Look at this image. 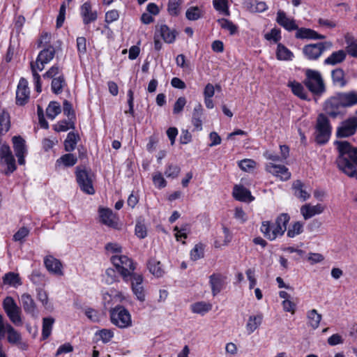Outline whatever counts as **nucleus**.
<instances>
[{
    "label": "nucleus",
    "instance_id": "obj_1",
    "mask_svg": "<svg viewBox=\"0 0 357 357\" xmlns=\"http://www.w3.org/2000/svg\"><path fill=\"white\" fill-rule=\"evenodd\" d=\"M335 144L339 153L336 160L338 168L348 176L357 179V147L347 141H336Z\"/></svg>",
    "mask_w": 357,
    "mask_h": 357
},
{
    "label": "nucleus",
    "instance_id": "obj_2",
    "mask_svg": "<svg viewBox=\"0 0 357 357\" xmlns=\"http://www.w3.org/2000/svg\"><path fill=\"white\" fill-rule=\"evenodd\" d=\"M55 52L54 47L52 45H48L39 52L36 62L31 63V69L33 75L35 89L38 93L41 92L42 87L40 76L36 70L42 71L45 68V64L50 63L54 59Z\"/></svg>",
    "mask_w": 357,
    "mask_h": 357
},
{
    "label": "nucleus",
    "instance_id": "obj_3",
    "mask_svg": "<svg viewBox=\"0 0 357 357\" xmlns=\"http://www.w3.org/2000/svg\"><path fill=\"white\" fill-rule=\"evenodd\" d=\"M112 263L115 266L118 273L121 275L125 282H129L132 274L135 273V264L133 261L126 255H115L110 259Z\"/></svg>",
    "mask_w": 357,
    "mask_h": 357
},
{
    "label": "nucleus",
    "instance_id": "obj_4",
    "mask_svg": "<svg viewBox=\"0 0 357 357\" xmlns=\"http://www.w3.org/2000/svg\"><path fill=\"white\" fill-rule=\"evenodd\" d=\"M314 130V135L316 143L319 145L326 144L331 135L332 126L325 114H320L318 115Z\"/></svg>",
    "mask_w": 357,
    "mask_h": 357
},
{
    "label": "nucleus",
    "instance_id": "obj_5",
    "mask_svg": "<svg viewBox=\"0 0 357 357\" xmlns=\"http://www.w3.org/2000/svg\"><path fill=\"white\" fill-rule=\"evenodd\" d=\"M303 84L307 89L315 96H321L326 91V86L322 76L318 70L306 69Z\"/></svg>",
    "mask_w": 357,
    "mask_h": 357
},
{
    "label": "nucleus",
    "instance_id": "obj_6",
    "mask_svg": "<svg viewBox=\"0 0 357 357\" xmlns=\"http://www.w3.org/2000/svg\"><path fill=\"white\" fill-rule=\"evenodd\" d=\"M112 324L121 329L128 328L132 325L131 314L123 305H118L109 311Z\"/></svg>",
    "mask_w": 357,
    "mask_h": 357
},
{
    "label": "nucleus",
    "instance_id": "obj_7",
    "mask_svg": "<svg viewBox=\"0 0 357 357\" xmlns=\"http://www.w3.org/2000/svg\"><path fill=\"white\" fill-rule=\"evenodd\" d=\"M3 308L13 324L15 326H21L22 324L21 317L22 310L12 297L6 296L3 299Z\"/></svg>",
    "mask_w": 357,
    "mask_h": 357
},
{
    "label": "nucleus",
    "instance_id": "obj_8",
    "mask_svg": "<svg viewBox=\"0 0 357 357\" xmlns=\"http://www.w3.org/2000/svg\"><path fill=\"white\" fill-rule=\"evenodd\" d=\"M332 46V43L329 41L306 45L303 48V54L308 60H317L326 50L331 49Z\"/></svg>",
    "mask_w": 357,
    "mask_h": 357
},
{
    "label": "nucleus",
    "instance_id": "obj_9",
    "mask_svg": "<svg viewBox=\"0 0 357 357\" xmlns=\"http://www.w3.org/2000/svg\"><path fill=\"white\" fill-rule=\"evenodd\" d=\"M76 180L80 189L88 195H93L95 192L89 172L85 167H76Z\"/></svg>",
    "mask_w": 357,
    "mask_h": 357
},
{
    "label": "nucleus",
    "instance_id": "obj_10",
    "mask_svg": "<svg viewBox=\"0 0 357 357\" xmlns=\"http://www.w3.org/2000/svg\"><path fill=\"white\" fill-rule=\"evenodd\" d=\"M0 158L1 162L6 165L4 173L7 175L13 173L16 169L15 160L7 144H3L0 148Z\"/></svg>",
    "mask_w": 357,
    "mask_h": 357
},
{
    "label": "nucleus",
    "instance_id": "obj_11",
    "mask_svg": "<svg viewBox=\"0 0 357 357\" xmlns=\"http://www.w3.org/2000/svg\"><path fill=\"white\" fill-rule=\"evenodd\" d=\"M100 222L115 229H121V224L119 223V217L109 208H100L99 210Z\"/></svg>",
    "mask_w": 357,
    "mask_h": 357
},
{
    "label": "nucleus",
    "instance_id": "obj_12",
    "mask_svg": "<svg viewBox=\"0 0 357 357\" xmlns=\"http://www.w3.org/2000/svg\"><path fill=\"white\" fill-rule=\"evenodd\" d=\"M356 129L357 118L353 116L342 123V125L337 128L336 135L337 137H347L353 135Z\"/></svg>",
    "mask_w": 357,
    "mask_h": 357
},
{
    "label": "nucleus",
    "instance_id": "obj_13",
    "mask_svg": "<svg viewBox=\"0 0 357 357\" xmlns=\"http://www.w3.org/2000/svg\"><path fill=\"white\" fill-rule=\"evenodd\" d=\"M342 107L341 100L338 93H336L335 96L326 100L324 109L328 115L335 118L340 114V108Z\"/></svg>",
    "mask_w": 357,
    "mask_h": 357
},
{
    "label": "nucleus",
    "instance_id": "obj_14",
    "mask_svg": "<svg viewBox=\"0 0 357 357\" xmlns=\"http://www.w3.org/2000/svg\"><path fill=\"white\" fill-rule=\"evenodd\" d=\"M30 91L28 87V82L24 78H21L16 91V104L24 105L29 100Z\"/></svg>",
    "mask_w": 357,
    "mask_h": 357
},
{
    "label": "nucleus",
    "instance_id": "obj_15",
    "mask_svg": "<svg viewBox=\"0 0 357 357\" xmlns=\"http://www.w3.org/2000/svg\"><path fill=\"white\" fill-rule=\"evenodd\" d=\"M12 141L15 155L18 159V163L21 165H24L25 163L24 157L27 153L26 142L20 136H14Z\"/></svg>",
    "mask_w": 357,
    "mask_h": 357
},
{
    "label": "nucleus",
    "instance_id": "obj_16",
    "mask_svg": "<svg viewBox=\"0 0 357 357\" xmlns=\"http://www.w3.org/2000/svg\"><path fill=\"white\" fill-rule=\"evenodd\" d=\"M131 280V288L137 298L143 302L145 301V291L142 286L143 276L139 273L132 274Z\"/></svg>",
    "mask_w": 357,
    "mask_h": 357
},
{
    "label": "nucleus",
    "instance_id": "obj_17",
    "mask_svg": "<svg viewBox=\"0 0 357 357\" xmlns=\"http://www.w3.org/2000/svg\"><path fill=\"white\" fill-rule=\"evenodd\" d=\"M20 302L24 311L32 317H38L37 305L33 297L28 293H24L20 297Z\"/></svg>",
    "mask_w": 357,
    "mask_h": 357
},
{
    "label": "nucleus",
    "instance_id": "obj_18",
    "mask_svg": "<svg viewBox=\"0 0 357 357\" xmlns=\"http://www.w3.org/2000/svg\"><path fill=\"white\" fill-rule=\"evenodd\" d=\"M276 22L288 31L298 29V26L293 18L289 17L282 10L277 12Z\"/></svg>",
    "mask_w": 357,
    "mask_h": 357
},
{
    "label": "nucleus",
    "instance_id": "obj_19",
    "mask_svg": "<svg viewBox=\"0 0 357 357\" xmlns=\"http://www.w3.org/2000/svg\"><path fill=\"white\" fill-rule=\"evenodd\" d=\"M44 264L49 272L57 275H63L61 262L53 256L48 255L45 257L44 258Z\"/></svg>",
    "mask_w": 357,
    "mask_h": 357
},
{
    "label": "nucleus",
    "instance_id": "obj_20",
    "mask_svg": "<svg viewBox=\"0 0 357 357\" xmlns=\"http://www.w3.org/2000/svg\"><path fill=\"white\" fill-rule=\"evenodd\" d=\"M266 170L277 176H280L282 180H288L291 176V173L284 165L268 163L266 165Z\"/></svg>",
    "mask_w": 357,
    "mask_h": 357
},
{
    "label": "nucleus",
    "instance_id": "obj_21",
    "mask_svg": "<svg viewBox=\"0 0 357 357\" xmlns=\"http://www.w3.org/2000/svg\"><path fill=\"white\" fill-rule=\"evenodd\" d=\"M344 108L351 107L357 105V91L351 90L337 93Z\"/></svg>",
    "mask_w": 357,
    "mask_h": 357
},
{
    "label": "nucleus",
    "instance_id": "obj_22",
    "mask_svg": "<svg viewBox=\"0 0 357 357\" xmlns=\"http://www.w3.org/2000/svg\"><path fill=\"white\" fill-rule=\"evenodd\" d=\"M80 14L84 24H89L97 20L98 15L96 11H93L91 5L89 2H85L80 8Z\"/></svg>",
    "mask_w": 357,
    "mask_h": 357
},
{
    "label": "nucleus",
    "instance_id": "obj_23",
    "mask_svg": "<svg viewBox=\"0 0 357 357\" xmlns=\"http://www.w3.org/2000/svg\"><path fill=\"white\" fill-rule=\"evenodd\" d=\"M277 225L275 223H271L269 221H264L262 222L261 227V231L264 234V236L270 241L275 240L278 236H281L284 234H278L276 229Z\"/></svg>",
    "mask_w": 357,
    "mask_h": 357
},
{
    "label": "nucleus",
    "instance_id": "obj_24",
    "mask_svg": "<svg viewBox=\"0 0 357 357\" xmlns=\"http://www.w3.org/2000/svg\"><path fill=\"white\" fill-rule=\"evenodd\" d=\"M233 196L236 199L241 202H250L254 200L250 191L242 185H236L234 187Z\"/></svg>",
    "mask_w": 357,
    "mask_h": 357
},
{
    "label": "nucleus",
    "instance_id": "obj_25",
    "mask_svg": "<svg viewBox=\"0 0 357 357\" xmlns=\"http://www.w3.org/2000/svg\"><path fill=\"white\" fill-rule=\"evenodd\" d=\"M324 206L321 204L310 206L309 204L304 205L301 208V213L305 220H307L314 215L320 214L324 211Z\"/></svg>",
    "mask_w": 357,
    "mask_h": 357
},
{
    "label": "nucleus",
    "instance_id": "obj_26",
    "mask_svg": "<svg viewBox=\"0 0 357 357\" xmlns=\"http://www.w3.org/2000/svg\"><path fill=\"white\" fill-rule=\"evenodd\" d=\"M203 115V108L200 103H197L192 112V123L197 131H201L202 130V116Z\"/></svg>",
    "mask_w": 357,
    "mask_h": 357
},
{
    "label": "nucleus",
    "instance_id": "obj_27",
    "mask_svg": "<svg viewBox=\"0 0 357 357\" xmlns=\"http://www.w3.org/2000/svg\"><path fill=\"white\" fill-rule=\"evenodd\" d=\"M158 31L165 43L174 42L177 33L175 30H171L166 24H162L156 32Z\"/></svg>",
    "mask_w": 357,
    "mask_h": 357
},
{
    "label": "nucleus",
    "instance_id": "obj_28",
    "mask_svg": "<svg viewBox=\"0 0 357 357\" xmlns=\"http://www.w3.org/2000/svg\"><path fill=\"white\" fill-rule=\"evenodd\" d=\"M346 56L347 53L344 50H340L334 52L324 60V64L335 66L344 61L346 59Z\"/></svg>",
    "mask_w": 357,
    "mask_h": 357
},
{
    "label": "nucleus",
    "instance_id": "obj_29",
    "mask_svg": "<svg viewBox=\"0 0 357 357\" xmlns=\"http://www.w3.org/2000/svg\"><path fill=\"white\" fill-rule=\"evenodd\" d=\"M288 86L291 88L292 93L304 100H310L308 93L305 91L303 85L297 82H291L288 84Z\"/></svg>",
    "mask_w": 357,
    "mask_h": 357
},
{
    "label": "nucleus",
    "instance_id": "obj_30",
    "mask_svg": "<svg viewBox=\"0 0 357 357\" xmlns=\"http://www.w3.org/2000/svg\"><path fill=\"white\" fill-rule=\"evenodd\" d=\"M331 77L334 85L340 88L344 87L347 81L345 78V73L342 68H336L331 72Z\"/></svg>",
    "mask_w": 357,
    "mask_h": 357
},
{
    "label": "nucleus",
    "instance_id": "obj_31",
    "mask_svg": "<svg viewBox=\"0 0 357 357\" xmlns=\"http://www.w3.org/2000/svg\"><path fill=\"white\" fill-rule=\"evenodd\" d=\"M263 315L259 313L257 315L250 316L246 324V330L248 334L252 333L261 324Z\"/></svg>",
    "mask_w": 357,
    "mask_h": 357
},
{
    "label": "nucleus",
    "instance_id": "obj_32",
    "mask_svg": "<svg viewBox=\"0 0 357 357\" xmlns=\"http://www.w3.org/2000/svg\"><path fill=\"white\" fill-rule=\"evenodd\" d=\"M67 86V82L64 75L56 77L53 79L51 82V90L56 95L61 94L63 89Z\"/></svg>",
    "mask_w": 357,
    "mask_h": 357
},
{
    "label": "nucleus",
    "instance_id": "obj_33",
    "mask_svg": "<svg viewBox=\"0 0 357 357\" xmlns=\"http://www.w3.org/2000/svg\"><path fill=\"white\" fill-rule=\"evenodd\" d=\"M80 137L77 133L70 132L64 140V149L66 152H71L75 150Z\"/></svg>",
    "mask_w": 357,
    "mask_h": 357
},
{
    "label": "nucleus",
    "instance_id": "obj_34",
    "mask_svg": "<svg viewBox=\"0 0 357 357\" xmlns=\"http://www.w3.org/2000/svg\"><path fill=\"white\" fill-rule=\"evenodd\" d=\"M54 322L55 319L52 317H44L43 319L42 340H45L50 336Z\"/></svg>",
    "mask_w": 357,
    "mask_h": 357
},
{
    "label": "nucleus",
    "instance_id": "obj_35",
    "mask_svg": "<svg viewBox=\"0 0 357 357\" xmlns=\"http://www.w3.org/2000/svg\"><path fill=\"white\" fill-rule=\"evenodd\" d=\"M210 284L212 294L215 296L219 294L223 287L222 277L219 274H213L210 276Z\"/></svg>",
    "mask_w": 357,
    "mask_h": 357
},
{
    "label": "nucleus",
    "instance_id": "obj_36",
    "mask_svg": "<svg viewBox=\"0 0 357 357\" xmlns=\"http://www.w3.org/2000/svg\"><path fill=\"white\" fill-rule=\"evenodd\" d=\"M10 128V115L3 109L0 108V135H5Z\"/></svg>",
    "mask_w": 357,
    "mask_h": 357
},
{
    "label": "nucleus",
    "instance_id": "obj_37",
    "mask_svg": "<svg viewBox=\"0 0 357 357\" xmlns=\"http://www.w3.org/2000/svg\"><path fill=\"white\" fill-rule=\"evenodd\" d=\"M147 266L150 273L157 278L162 277L165 273L160 262L155 259H149Z\"/></svg>",
    "mask_w": 357,
    "mask_h": 357
},
{
    "label": "nucleus",
    "instance_id": "obj_38",
    "mask_svg": "<svg viewBox=\"0 0 357 357\" xmlns=\"http://www.w3.org/2000/svg\"><path fill=\"white\" fill-rule=\"evenodd\" d=\"M204 10L202 7L190 6L185 12V17L188 20L195 21L203 17Z\"/></svg>",
    "mask_w": 357,
    "mask_h": 357
},
{
    "label": "nucleus",
    "instance_id": "obj_39",
    "mask_svg": "<svg viewBox=\"0 0 357 357\" xmlns=\"http://www.w3.org/2000/svg\"><path fill=\"white\" fill-rule=\"evenodd\" d=\"M293 189L295 196L303 201L306 200L310 196V193L304 188V184L299 180L294 182Z\"/></svg>",
    "mask_w": 357,
    "mask_h": 357
},
{
    "label": "nucleus",
    "instance_id": "obj_40",
    "mask_svg": "<svg viewBox=\"0 0 357 357\" xmlns=\"http://www.w3.org/2000/svg\"><path fill=\"white\" fill-rule=\"evenodd\" d=\"M344 38L347 44L346 53L347 52L351 56L357 57V39L349 33L346 34Z\"/></svg>",
    "mask_w": 357,
    "mask_h": 357
},
{
    "label": "nucleus",
    "instance_id": "obj_41",
    "mask_svg": "<svg viewBox=\"0 0 357 357\" xmlns=\"http://www.w3.org/2000/svg\"><path fill=\"white\" fill-rule=\"evenodd\" d=\"M276 57L281 61H290L294 57V54L282 43H278L276 51Z\"/></svg>",
    "mask_w": 357,
    "mask_h": 357
},
{
    "label": "nucleus",
    "instance_id": "obj_42",
    "mask_svg": "<svg viewBox=\"0 0 357 357\" xmlns=\"http://www.w3.org/2000/svg\"><path fill=\"white\" fill-rule=\"evenodd\" d=\"M77 162V158L73 153L68 152V153H66L61 155L59 159L56 161V165L59 166L61 164L63 165V166L66 167L74 166Z\"/></svg>",
    "mask_w": 357,
    "mask_h": 357
},
{
    "label": "nucleus",
    "instance_id": "obj_43",
    "mask_svg": "<svg viewBox=\"0 0 357 357\" xmlns=\"http://www.w3.org/2000/svg\"><path fill=\"white\" fill-rule=\"evenodd\" d=\"M290 220V216L287 213H281L275 220L274 222L278 229H276V233L278 234H284L287 230V225Z\"/></svg>",
    "mask_w": 357,
    "mask_h": 357
},
{
    "label": "nucleus",
    "instance_id": "obj_44",
    "mask_svg": "<svg viewBox=\"0 0 357 357\" xmlns=\"http://www.w3.org/2000/svg\"><path fill=\"white\" fill-rule=\"evenodd\" d=\"M183 0H169L167 3V13L171 16H178L181 10Z\"/></svg>",
    "mask_w": 357,
    "mask_h": 357
},
{
    "label": "nucleus",
    "instance_id": "obj_45",
    "mask_svg": "<svg viewBox=\"0 0 357 357\" xmlns=\"http://www.w3.org/2000/svg\"><path fill=\"white\" fill-rule=\"evenodd\" d=\"M8 342L12 344H17L22 340L21 334L16 331L10 324L7 323Z\"/></svg>",
    "mask_w": 357,
    "mask_h": 357
},
{
    "label": "nucleus",
    "instance_id": "obj_46",
    "mask_svg": "<svg viewBox=\"0 0 357 357\" xmlns=\"http://www.w3.org/2000/svg\"><path fill=\"white\" fill-rule=\"evenodd\" d=\"M3 283L13 287H17L22 284L19 274L13 272H9L3 278Z\"/></svg>",
    "mask_w": 357,
    "mask_h": 357
},
{
    "label": "nucleus",
    "instance_id": "obj_47",
    "mask_svg": "<svg viewBox=\"0 0 357 357\" xmlns=\"http://www.w3.org/2000/svg\"><path fill=\"white\" fill-rule=\"evenodd\" d=\"M60 75H63L62 68L58 64H54L43 75V77L44 79H51L52 80Z\"/></svg>",
    "mask_w": 357,
    "mask_h": 357
},
{
    "label": "nucleus",
    "instance_id": "obj_48",
    "mask_svg": "<svg viewBox=\"0 0 357 357\" xmlns=\"http://www.w3.org/2000/svg\"><path fill=\"white\" fill-rule=\"evenodd\" d=\"M212 308V305L205 302H197L191 305V310L194 313L205 314L210 311Z\"/></svg>",
    "mask_w": 357,
    "mask_h": 357
},
{
    "label": "nucleus",
    "instance_id": "obj_49",
    "mask_svg": "<svg viewBox=\"0 0 357 357\" xmlns=\"http://www.w3.org/2000/svg\"><path fill=\"white\" fill-rule=\"evenodd\" d=\"M61 112V106L57 102H51L46 109L47 116L52 120L60 114Z\"/></svg>",
    "mask_w": 357,
    "mask_h": 357
},
{
    "label": "nucleus",
    "instance_id": "obj_50",
    "mask_svg": "<svg viewBox=\"0 0 357 357\" xmlns=\"http://www.w3.org/2000/svg\"><path fill=\"white\" fill-rule=\"evenodd\" d=\"M310 326L315 329L318 328L321 319V315L317 313L316 310H312L307 312Z\"/></svg>",
    "mask_w": 357,
    "mask_h": 357
},
{
    "label": "nucleus",
    "instance_id": "obj_51",
    "mask_svg": "<svg viewBox=\"0 0 357 357\" xmlns=\"http://www.w3.org/2000/svg\"><path fill=\"white\" fill-rule=\"evenodd\" d=\"M218 22L221 28L227 30L231 35H234L238 31L237 26L229 20L222 18Z\"/></svg>",
    "mask_w": 357,
    "mask_h": 357
},
{
    "label": "nucleus",
    "instance_id": "obj_52",
    "mask_svg": "<svg viewBox=\"0 0 357 357\" xmlns=\"http://www.w3.org/2000/svg\"><path fill=\"white\" fill-rule=\"evenodd\" d=\"M303 231V224L297 221L289 227L287 235L289 238H294L296 236L301 234Z\"/></svg>",
    "mask_w": 357,
    "mask_h": 357
},
{
    "label": "nucleus",
    "instance_id": "obj_53",
    "mask_svg": "<svg viewBox=\"0 0 357 357\" xmlns=\"http://www.w3.org/2000/svg\"><path fill=\"white\" fill-rule=\"evenodd\" d=\"M70 128H75V123L73 121V120L70 121L69 119L68 121H60L54 126V129L56 132H66Z\"/></svg>",
    "mask_w": 357,
    "mask_h": 357
},
{
    "label": "nucleus",
    "instance_id": "obj_54",
    "mask_svg": "<svg viewBox=\"0 0 357 357\" xmlns=\"http://www.w3.org/2000/svg\"><path fill=\"white\" fill-rule=\"evenodd\" d=\"M296 30V38H307V39H312L313 34H315V31L312 30L310 29H306V28H298Z\"/></svg>",
    "mask_w": 357,
    "mask_h": 357
},
{
    "label": "nucleus",
    "instance_id": "obj_55",
    "mask_svg": "<svg viewBox=\"0 0 357 357\" xmlns=\"http://www.w3.org/2000/svg\"><path fill=\"white\" fill-rule=\"evenodd\" d=\"M180 171L181 169L178 165L169 164L167 166L165 171V175L167 178H175L178 176Z\"/></svg>",
    "mask_w": 357,
    "mask_h": 357
},
{
    "label": "nucleus",
    "instance_id": "obj_56",
    "mask_svg": "<svg viewBox=\"0 0 357 357\" xmlns=\"http://www.w3.org/2000/svg\"><path fill=\"white\" fill-rule=\"evenodd\" d=\"M204 257V246L202 243L195 245L190 252V257L192 260L196 261Z\"/></svg>",
    "mask_w": 357,
    "mask_h": 357
},
{
    "label": "nucleus",
    "instance_id": "obj_57",
    "mask_svg": "<svg viewBox=\"0 0 357 357\" xmlns=\"http://www.w3.org/2000/svg\"><path fill=\"white\" fill-rule=\"evenodd\" d=\"M104 343L109 342L114 337V332L110 329L104 328L96 333Z\"/></svg>",
    "mask_w": 357,
    "mask_h": 357
},
{
    "label": "nucleus",
    "instance_id": "obj_58",
    "mask_svg": "<svg viewBox=\"0 0 357 357\" xmlns=\"http://www.w3.org/2000/svg\"><path fill=\"white\" fill-rule=\"evenodd\" d=\"M213 4L215 10L225 15H229L227 2L226 0H213Z\"/></svg>",
    "mask_w": 357,
    "mask_h": 357
},
{
    "label": "nucleus",
    "instance_id": "obj_59",
    "mask_svg": "<svg viewBox=\"0 0 357 357\" xmlns=\"http://www.w3.org/2000/svg\"><path fill=\"white\" fill-rule=\"evenodd\" d=\"M29 234V229L25 227H22L13 235V240L22 243Z\"/></svg>",
    "mask_w": 357,
    "mask_h": 357
},
{
    "label": "nucleus",
    "instance_id": "obj_60",
    "mask_svg": "<svg viewBox=\"0 0 357 357\" xmlns=\"http://www.w3.org/2000/svg\"><path fill=\"white\" fill-rule=\"evenodd\" d=\"M238 166L242 170L245 172H250L255 169L256 162L251 159H244L240 161Z\"/></svg>",
    "mask_w": 357,
    "mask_h": 357
},
{
    "label": "nucleus",
    "instance_id": "obj_61",
    "mask_svg": "<svg viewBox=\"0 0 357 357\" xmlns=\"http://www.w3.org/2000/svg\"><path fill=\"white\" fill-rule=\"evenodd\" d=\"M63 112L64 115L68 116L70 121L75 118L72 105L69 101L66 100H65L63 103Z\"/></svg>",
    "mask_w": 357,
    "mask_h": 357
},
{
    "label": "nucleus",
    "instance_id": "obj_62",
    "mask_svg": "<svg viewBox=\"0 0 357 357\" xmlns=\"http://www.w3.org/2000/svg\"><path fill=\"white\" fill-rule=\"evenodd\" d=\"M153 181L158 188H163L167 185V182L160 172H157L153 176Z\"/></svg>",
    "mask_w": 357,
    "mask_h": 357
},
{
    "label": "nucleus",
    "instance_id": "obj_63",
    "mask_svg": "<svg viewBox=\"0 0 357 357\" xmlns=\"http://www.w3.org/2000/svg\"><path fill=\"white\" fill-rule=\"evenodd\" d=\"M118 276L116 271L112 268H109L105 271V282L107 284H112L117 281Z\"/></svg>",
    "mask_w": 357,
    "mask_h": 357
},
{
    "label": "nucleus",
    "instance_id": "obj_64",
    "mask_svg": "<svg viewBox=\"0 0 357 357\" xmlns=\"http://www.w3.org/2000/svg\"><path fill=\"white\" fill-rule=\"evenodd\" d=\"M186 102L187 101L185 97H179L174 105L173 113L176 114L181 113Z\"/></svg>",
    "mask_w": 357,
    "mask_h": 357
}]
</instances>
